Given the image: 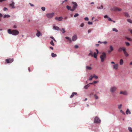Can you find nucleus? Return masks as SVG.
Segmentation results:
<instances>
[{"mask_svg": "<svg viewBox=\"0 0 132 132\" xmlns=\"http://www.w3.org/2000/svg\"><path fill=\"white\" fill-rule=\"evenodd\" d=\"M8 32L9 34H11L13 35H17L19 34V32L17 30H13L11 31L9 29L8 30Z\"/></svg>", "mask_w": 132, "mask_h": 132, "instance_id": "obj_1", "label": "nucleus"}, {"mask_svg": "<svg viewBox=\"0 0 132 132\" xmlns=\"http://www.w3.org/2000/svg\"><path fill=\"white\" fill-rule=\"evenodd\" d=\"M106 58V54L104 52H103L100 55V58L102 62H103Z\"/></svg>", "mask_w": 132, "mask_h": 132, "instance_id": "obj_2", "label": "nucleus"}, {"mask_svg": "<svg viewBox=\"0 0 132 132\" xmlns=\"http://www.w3.org/2000/svg\"><path fill=\"white\" fill-rule=\"evenodd\" d=\"M72 4H73V9H71V12H73V11H75L76 9L77 8V7L78 6V4H77V3L76 2H72Z\"/></svg>", "mask_w": 132, "mask_h": 132, "instance_id": "obj_3", "label": "nucleus"}, {"mask_svg": "<svg viewBox=\"0 0 132 132\" xmlns=\"http://www.w3.org/2000/svg\"><path fill=\"white\" fill-rule=\"evenodd\" d=\"M54 15V13H47L46 15L47 17L49 18H51Z\"/></svg>", "mask_w": 132, "mask_h": 132, "instance_id": "obj_4", "label": "nucleus"}, {"mask_svg": "<svg viewBox=\"0 0 132 132\" xmlns=\"http://www.w3.org/2000/svg\"><path fill=\"white\" fill-rule=\"evenodd\" d=\"M100 122V120L97 117L94 118V122L96 123H99Z\"/></svg>", "mask_w": 132, "mask_h": 132, "instance_id": "obj_5", "label": "nucleus"}, {"mask_svg": "<svg viewBox=\"0 0 132 132\" xmlns=\"http://www.w3.org/2000/svg\"><path fill=\"white\" fill-rule=\"evenodd\" d=\"M6 61L7 63H11L13 61V59H6Z\"/></svg>", "mask_w": 132, "mask_h": 132, "instance_id": "obj_6", "label": "nucleus"}, {"mask_svg": "<svg viewBox=\"0 0 132 132\" xmlns=\"http://www.w3.org/2000/svg\"><path fill=\"white\" fill-rule=\"evenodd\" d=\"M122 51H123V52L126 51L125 48L124 47H120L119 48H118V52H120Z\"/></svg>", "mask_w": 132, "mask_h": 132, "instance_id": "obj_7", "label": "nucleus"}, {"mask_svg": "<svg viewBox=\"0 0 132 132\" xmlns=\"http://www.w3.org/2000/svg\"><path fill=\"white\" fill-rule=\"evenodd\" d=\"M113 10L115 11H120L121 10V9L117 7H114L113 8Z\"/></svg>", "mask_w": 132, "mask_h": 132, "instance_id": "obj_8", "label": "nucleus"}, {"mask_svg": "<svg viewBox=\"0 0 132 132\" xmlns=\"http://www.w3.org/2000/svg\"><path fill=\"white\" fill-rule=\"evenodd\" d=\"M116 89L115 87H111V89H110V91H111V92L112 93L116 91Z\"/></svg>", "mask_w": 132, "mask_h": 132, "instance_id": "obj_9", "label": "nucleus"}, {"mask_svg": "<svg viewBox=\"0 0 132 132\" xmlns=\"http://www.w3.org/2000/svg\"><path fill=\"white\" fill-rule=\"evenodd\" d=\"M77 39V36H76V35H74L73 36L72 38V41H74L76 40Z\"/></svg>", "mask_w": 132, "mask_h": 132, "instance_id": "obj_10", "label": "nucleus"}, {"mask_svg": "<svg viewBox=\"0 0 132 132\" xmlns=\"http://www.w3.org/2000/svg\"><path fill=\"white\" fill-rule=\"evenodd\" d=\"M62 19L63 18H62V16H60L59 17H56L55 18V20L59 21H61L62 20Z\"/></svg>", "mask_w": 132, "mask_h": 132, "instance_id": "obj_11", "label": "nucleus"}, {"mask_svg": "<svg viewBox=\"0 0 132 132\" xmlns=\"http://www.w3.org/2000/svg\"><path fill=\"white\" fill-rule=\"evenodd\" d=\"M42 35V34L38 30L37 31V33H36V36L38 37H39V36Z\"/></svg>", "mask_w": 132, "mask_h": 132, "instance_id": "obj_12", "label": "nucleus"}, {"mask_svg": "<svg viewBox=\"0 0 132 132\" xmlns=\"http://www.w3.org/2000/svg\"><path fill=\"white\" fill-rule=\"evenodd\" d=\"M12 3L10 4V6L12 7V8L14 9L15 8V7H14V2L13 1H12Z\"/></svg>", "mask_w": 132, "mask_h": 132, "instance_id": "obj_13", "label": "nucleus"}, {"mask_svg": "<svg viewBox=\"0 0 132 132\" xmlns=\"http://www.w3.org/2000/svg\"><path fill=\"white\" fill-rule=\"evenodd\" d=\"M96 52H97V54H96V53L94 52L93 56H94V58H97V54L98 53V50L96 49Z\"/></svg>", "mask_w": 132, "mask_h": 132, "instance_id": "obj_14", "label": "nucleus"}, {"mask_svg": "<svg viewBox=\"0 0 132 132\" xmlns=\"http://www.w3.org/2000/svg\"><path fill=\"white\" fill-rule=\"evenodd\" d=\"M77 93L76 92H73L72 93V94L71 96H70V98H72L74 97L75 95H77Z\"/></svg>", "mask_w": 132, "mask_h": 132, "instance_id": "obj_15", "label": "nucleus"}, {"mask_svg": "<svg viewBox=\"0 0 132 132\" xmlns=\"http://www.w3.org/2000/svg\"><path fill=\"white\" fill-rule=\"evenodd\" d=\"M120 94H122L124 95H126L127 94V92L125 91H121L120 92Z\"/></svg>", "mask_w": 132, "mask_h": 132, "instance_id": "obj_16", "label": "nucleus"}, {"mask_svg": "<svg viewBox=\"0 0 132 132\" xmlns=\"http://www.w3.org/2000/svg\"><path fill=\"white\" fill-rule=\"evenodd\" d=\"M110 50H109L108 51L109 53H110L113 50V48L112 46L111 45L110 46Z\"/></svg>", "mask_w": 132, "mask_h": 132, "instance_id": "obj_17", "label": "nucleus"}, {"mask_svg": "<svg viewBox=\"0 0 132 132\" xmlns=\"http://www.w3.org/2000/svg\"><path fill=\"white\" fill-rule=\"evenodd\" d=\"M65 38L68 40L69 41V43H71L72 40L70 38H69V37H65Z\"/></svg>", "mask_w": 132, "mask_h": 132, "instance_id": "obj_18", "label": "nucleus"}, {"mask_svg": "<svg viewBox=\"0 0 132 132\" xmlns=\"http://www.w3.org/2000/svg\"><path fill=\"white\" fill-rule=\"evenodd\" d=\"M66 8H67V9H68V10H70L71 11V10H72V9H71V7L68 5H67V6H66Z\"/></svg>", "mask_w": 132, "mask_h": 132, "instance_id": "obj_19", "label": "nucleus"}, {"mask_svg": "<svg viewBox=\"0 0 132 132\" xmlns=\"http://www.w3.org/2000/svg\"><path fill=\"white\" fill-rule=\"evenodd\" d=\"M118 65L117 64H115L113 65V68L114 69L117 70L118 69Z\"/></svg>", "mask_w": 132, "mask_h": 132, "instance_id": "obj_20", "label": "nucleus"}, {"mask_svg": "<svg viewBox=\"0 0 132 132\" xmlns=\"http://www.w3.org/2000/svg\"><path fill=\"white\" fill-rule=\"evenodd\" d=\"M123 53L124 54L125 56L126 57H128V54L127 53L126 51L123 52Z\"/></svg>", "mask_w": 132, "mask_h": 132, "instance_id": "obj_21", "label": "nucleus"}, {"mask_svg": "<svg viewBox=\"0 0 132 132\" xmlns=\"http://www.w3.org/2000/svg\"><path fill=\"white\" fill-rule=\"evenodd\" d=\"M129 113V114H131L129 110V109H127L126 111V114L127 115L128 114V113Z\"/></svg>", "mask_w": 132, "mask_h": 132, "instance_id": "obj_22", "label": "nucleus"}, {"mask_svg": "<svg viewBox=\"0 0 132 132\" xmlns=\"http://www.w3.org/2000/svg\"><path fill=\"white\" fill-rule=\"evenodd\" d=\"M10 17V16L9 15H5L4 16V18H8Z\"/></svg>", "mask_w": 132, "mask_h": 132, "instance_id": "obj_23", "label": "nucleus"}, {"mask_svg": "<svg viewBox=\"0 0 132 132\" xmlns=\"http://www.w3.org/2000/svg\"><path fill=\"white\" fill-rule=\"evenodd\" d=\"M53 29L55 30H59V28L57 26H54L53 27Z\"/></svg>", "mask_w": 132, "mask_h": 132, "instance_id": "obj_24", "label": "nucleus"}, {"mask_svg": "<svg viewBox=\"0 0 132 132\" xmlns=\"http://www.w3.org/2000/svg\"><path fill=\"white\" fill-rule=\"evenodd\" d=\"M57 55L56 54L52 53V57H54L56 56Z\"/></svg>", "mask_w": 132, "mask_h": 132, "instance_id": "obj_25", "label": "nucleus"}, {"mask_svg": "<svg viewBox=\"0 0 132 132\" xmlns=\"http://www.w3.org/2000/svg\"><path fill=\"white\" fill-rule=\"evenodd\" d=\"M124 15L125 16V17H126L127 18L129 17V15H128V13H124Z\"/></svg>", "mask_w": 132, "mask_h": 132, "instance_id": "obj_26", "label": "nucleus"}, {"mask_svg": "<svg viewBox=\"0 0 132 132\" xmlns=\"http://www.w3.org/2000/svg\"><path fill=\"white\" fill-rule=\"evenodd\" d=\"M123 60H122V59H121L120 61V65H122L123 64Z\"/></svg>", "mask_w": 132, "mask_h": 132, "instance_id": "obj_27", "label": "nucleus"}, {"mask_svg": "<svg viewBox=\"0 0 132 132\" xmlns=\"http://www.w3.org/2000/svg\"><path fill=\"white\" fill-rule=\"evenodd\" d=\"M90 77H92L93 78H94L95 79H97L98 78V77L95 75L93 76H92V75L90 76Z\"/></svg>", "mask_w": 132, "mask_h": 132, "instance_id": "obj_28", "label": "nucleus"}, {"mask_svg": "<svg viewBox=\"0 0 132 132\" xmlns=\"http://www.w3.org/2000/svg\"><path fill=\"white\" fill-rule=\"evenodd\" d=\"M86 68L88 70H91L92 69L91 67L88 66H87L86 67Z\"/></svg>", "mask_w": 132, "mask_h": 132, "instance_id": "obj_29", "label": "nucleus"}, {"mask_svg": "<svg viewBox=\"0 0 132 132\" xmlns=\"http://www.w3.org/2000/svg\"><path fill=\"white\" fill-rule=\"evenodd\" d=\"M112 31H115L116 32H118V30L117 29L115 28H112Z\"/></svg>", "mask_w": 132, "mask_h": 132, "instance_id": "obj_30", "label": "nucleus"}, {"mask_svg": "<svg viewBox=\"0 0 132 132\" xmlns=\"http://www.w3.org/2000/svg\"><path fill=\"white\" fill-rule=\"evenodd\" d=\"M94 98H95L96 100H97L98 99V97L96 95V94H94Z\"/></svg>", "mask_w": 132, "mask_h": 132, "instance_id": "obj_31", "label": "nucleus"}, {"mask_svg": "<svg viewBox=\"0 0 132 132\" xmlns=\"http://www.w3.org/2000/svg\"><path fill=\"white\" fill-rule=\"evenodd\" d=\"M97 8L100 9H103V6L101 5L100 7H97Z\"/></svg>", "mask_w": 132, "mask_h": 132, "instance_id": "obj_32", "label": "nucleus"}, {"mask_svg": "<svg viewBox=\"0 0 132 132\" xmlns=\"http://www.w3.org/2000/svg\"><path fill=\"white\" fill-rule=\"evenodd\" d=\"M60 30V31H62V32L63 33H64L65 32V29L64 28H62V30Z\"/></svg>", "mask_w": 132, "mask_h": 132, "instance_id": "obj_33", "label": "nucleus"}, {"mask_svg": "<svg viewBox=\"0 0 132 132\" xmlns=\"http://www.w3.org/2000/svg\"><path fill=\"white\" fill-rule=\"evenodd\" d=\"M127 21L130 23H132V20L130 19H128L127 20Z\"/></svg>", "mask_w": 132, "mask_h": 132, "instance_id": "obj_34", "label": "nucleus"}, {"mask_svg": "<svg viewBox=\"0 0 132 132\" xmlns=\"http://www.w3.org/2000/svg\"><path fill=\"white\" fill-rule=\"evenodd\" d=\"M50 44H51V45H52L53 46H54V44L53 43V41L52 40L50 42Z\"/></svg>", "mask_w": 132, "mask_h": 132, "instance_id": "obj_35", "label": "nucleus"}, {"mask_svg": "<svg viewBox=\"0 0 132 132\" xmlns=\"http://www.w3.org/2000/svg\"><path fill=\"white\" fill-rule=\"evenodd\" d=\"M122 107V104H120L118 105V108L119 109H120Z\"/></svg>", "mask_w": 132, "mask_h": 132, "instance_id": "obj_36", "label": "nucleus"}, {"mask_svg": "<svg viewBox=\"0 0 132 132\" xmlns=\"http://www.w3.org/2000/svg\"><path fill=\"white\" fill-rule=\"evenodd\" d=\"M89 87V86L88 85H87L84 86V88H85V89H87Z\"/></svg>", "mask_w": 132, "mask_h": 132, "instance_id": "obj_37", "label": "nucleus"}, {"mask_svg": "<svg viewBox=\"0 0 132 132\" xmlns=\"http://www.w3.org/2000/svg\"><path fill=\"white\" fill-rule=\"evenodd\" d=\"M88 23V24L89 25H92V22L89 21L88 22V23Z\"/></svg>", "mask_w": 132, "mask_h": 132, "instance_id": "obj_38", "label": "nucleus"}, {"mask_svg": "<svg viewBox=\"0 0 132 132\" xmlns=\"http://www.w3.org/2000/svg\"><path fill=\"white\" fill-rule=\"evenodd\" d=\"M79 14L78 13H76L75 15H74V16L75 18H76V17L78 16Z\"/></svg>", "mask_w": 132, "mask_h": 132, "instance_id": "obj_39", "label": "nucleus"}, {"mask_svg": "<svg viewBox=\"0 0 132 132\" xmlns=\"http://www.w3.org/2000/svg\"><path fill=\"white\" fill-rule=\"evenodd\" d=\"M120 111L121 113H122V114H123L124 115L125 114V112H124L123 111H122L121 110V109L120 110Z\"/></svg>", "mask_w": 132, "mask_h": 132, "instance_id": "obj_40", "label": "nucleus"}, {"mask_svg": "<svg viewBox=\"0 0 132 132\" xmlns=\"http://www.w3.org/2000/svg\"><path fill=\"white\" fill-rule=\"evenodd\" d=\"M125 44H126V45L127 46H128L130 45V44H129V43L128 42L125 43Z\"/></svg>", "mask_w": 132, "mask_h": 132, "instance_id": "obj_41", "label": "nucleus"}, {"mask_svg": "<svg viewBox=\"0 0 132 132\" xmlns=\"http://www.w3.org/2000/svg\"><path fill=\"white\" fill-rule=\"evenodd\" d=\"M41 9H42V10L44 11L45 10V8L44 7H43L41 8Z\"/></svg>", "mask_w": 132, "mask_h": 132, "instance_id": "obj_42", "label": "nucleus"}, {"mask_svg": "<svg viewBox=\"0 0 132 132\" xmlns=\"http://www.w3.org/2000/svg\"><path fill=\"white\" fill-rule=\"evenodd\" d=\"M89 55H91L92 56V52L90 51V53L89 54Z\"/></svg>", "mask_w": 132, "mask_h": 132, "instance_id": "obj_43", "label": "nucleus"}, {"mask_svg": "<svg viewBox=\"0 0 132 132\" xmlns=\"http://www.w3.org/2000/svg\"><path fill=\"white\" fill-rule=\"evenodd\" d=\"M127 39L128 40L130 41H131V39L129 38H127Z\"/></svg>", "mask_w": 132, "mask_h": 132, "instance_id": "obj_44", "label": "nucleus"}, {"mask_svg": "<svg viewBox=\"0 0 132 132\" xmlns=\"http://www.w3.org/2000/svg\"><path fill=\"white\" fill-rule=\"evenodd\" d=\"M3 10L4 11H6V10H7V8H6V7H4V8Z\"/></svg>", "mask_w": 132, "mask_h": 132, "instance_id": "obj_45", "label": "nucleus"}, {"mask_svg": "<svg viewBox=\"0 0 132 132\" xmlns=\"http://www.w3.org/2000/svg\"><path fill=\"white\" fill-rule=\"evenodd\" d=\"M104 18H109L107 15H105L104 16Z\"/></svg>", "mask_w": 132, "mask_h": 132, "instance_id": "obj_46", "label": "nucleus"}, {"mask_svg": "<svg viewBox=\"0 0 132 132\" xmlns=\"http://www.w3.org/2000/svg\"><path fill=\"white\" fill-rule=\"evenodd\" d=\"M75 48H78V46L77 45H75Z\"/></svg>", "mask_w": 132, "mask_h": 132, "instance_id": "obj_47", "label": "nucleus"}, {"mask_svg": "<svg viewBox=\"0 0 132 132\" xmlns=\"http://www.w3.org/2000/svg\"><path fill=\"white\" fill-rule=\"evenodd\" d=\"M84 20L86 21H88V17H86L84 18Z\"/></svg>", "mask_w": 132, "mask_h": 132, "instance_id": "obj_48", "label": "nucleus"}, {"mask_svg": "<svg viewBox=\"0 0 132 132\" xmlns=\"http://www.w3.org/2000/svg\"><path fill=\"white\" fill-rule=\"evenodd\" d=\"M97 82H98V81H93V83L95 84L97 83Z\"/></svg>", "mask_w": 132, "mask_h": 132, "instance_id": "obj_49", "label": "nucleus"}, {"mask_svg": "<svg viewBox=\"0 0 132 132\" xmlns=\"http://www.w3.org/2000/svg\"><path fill=\"white\" fill-rule=\"evenodd\" d=\"M84 26V24L82 23L80 25V27H83V26Z\"/></svg>", "mask_w": 132, "mask_h": 132, "instance_id": "obj_50", "label": "nucleus"}, {"mask_svg": "<svg viewBox=\"0 0 132 132\" xmlns=\"http://www.w3.org/2000/svg\"><path fill=\"white\" fill-rule=\"evenodd\" d=\"M67 0H65L64 1H62V4L63 3L65 2H67Z\"/></svg>", "mask_w": 132, "mask_h": 132, "instance_id": "obj_51", "label": "nucleus"}, {"mask_svg": "<svg viewBox=\"0 0 132 132\" xmlns=\"http://www.w3.org/2000/svg\"><path fill=\"white\" fill-rule=\"evenodd\" d=\"M108 20L111 21H112V19H111V18H108Z\"/></svg>", "mask_w": 132, "mask_h": 132, "instance_id": "obj_52", "label": "nucleus"}, {"mask_svg": "<svg viewBox=\"0 0 132 132\" xmlns=\"http://www.w3.org/2000/svg\"><path fill=\"white\" fill-rule=\"evenodd\" d=\"M91 30H90V29H89V30H88V33H89L90 32H91Z\"/></svg>", "mask_w": 132, "mask_h": 132, "instance_id": "obj_53", "label": "nucleus"}, {"mask_svg": "<svg viewBox=\"0 0 132 132\" xmlns=\"http://www.w3.org/2000/svg\"><path fill=\"white\" fill-rule=\"evenodd\" d=\"M93 78V77H90V78H89V80H92V78Z\"/></svg>", "mask_w": 132, "mask_h": 132, "instance_id": "obj_54", "label": "nucleus"}, {"mask_svg": "<svg viewBox=\"0 0 132 132\" xmlns=\"http://www.w3.org/2000/svg\"><path fill=\"white\" fill-rule=\"evenodd\" d=\"M29 4H30V5H31V6H34V5L33 4L31 3H29Z\"/></svg>", "mask_w": 132, "mask_h": 132, "instance_id": "obj_55", "label": "nucleus"}, {"mask_svg": "<svg viewBox=\"0 0 132 132\" xmlns=\"http://www.w3.org/2000/svg\"><path fill=\"white\" fill-rule=\"evenodd\" d=\"M13 28L14 29H15L16 28V25H14V26H13Z\"/></svg>", "mask_w": 132, "mask_h": 132, "instance_id": "obj_56", "label": "nucleus"}, {"mask_svg": "<svg viewBox=\"0 0 132 132\" xmlns=\"http://www.w3.org/2000/svg\"><path fill=\"white\" fill-rule=\"evenodd\" d=\"M129 131L132 130H131V128L130 127L129 128Z\"/></svg>", "mask_w": 132, "mask_h": 132, "instance_id": "obj_57", "label": "nucleus"}, {"mask_svg": "<svg viewBox=\"0 0 132 132\" xmlns=\"http://www.w3.org/2000/svg\"><path fill=\"white\" fill-rule=\"evenodd\" d=\"M6 0H0V2H2L3 1H5Z\"/></svg>", "mask_w": 132, "mask_h": 132, "instance_id": "obj_58", "label": "nucleus"}, {"mask_svg": "<svg viewBox=\"0 0 132 132\" xmlns=\"http://www.w3.org/2000/svg\"><path fill=\"white\" fill-rule=\"evenodd\" d=\"M28 70L29 71V72H30V71H30V69L29 67L28 68Z\"/></svg>", "mask_w": 132, "mask_h": 132, "instance_id": "obj_59", "label": "nucleus"}, {"mask_svg": "<svg viewBox=\"0 0 132 132\" xmlns=\"http://www.w3.org/2000/svg\"><path fill=\"white\" fill-rule=\"evenodd\" d=\"M50 49L53 50V48L52 47H50Z\"/></svg>", "mask_w": 132, "mask_h": 132, "instance_id": "obj_60", "label": "nucleus"}, {"mask_svg": "<svg viewBox=\"0 0 132 132\" xmlns=\"http://www.w3.org/2000/svg\"><path fill=\"white\" fill-rule=\"evenodd\" d=\"M50 38L52 39H54L53 37H50Z\"/></svg>", "mask_w": 132, "mask_h": 132, "instance_id": "obj_61", "label": "nucleus"}, {"mask_svg": "<svg viewBox=\"0 0 132 132\" xmlns=\"http://www.w3.org/2000/svg\"><path fill=\"white\" fill-rule=\"evenodd\" d=\"M102 43H104L105 44H106L107 43V42H102Z\"/></svg>", "mask_w": 132, "mask_h": 132, "instance_id": "obj_62", "label": "nucleus"}, {"mask_svg": "<svg viewBox=\"0 0 132 132\" xmlns=\"http://www.w3.org/2000/svg\"><path fill=\"white\" fill-rule=\"evenodd\" d=\"M2 17V14H1V13H0V17Z\"/></svg>", "mask_w": 132, "mask_h": 132, "instance_id": "obj_63", "label": "nucleus"}, {"mask_svg": "<svg viewBox=\"0 0 132 132\" xmlns=\"http://www.w3.org/2000/svg\"><path fill=\"white\" fill-rule=\"evenodd\" d=\"M130 32L131 34H132V30H130Z\"/></svg>", "mask_w": 132, "mask_h": 132, "instance_id": "obj_64", "label": "nucleus"}]
</instances>
